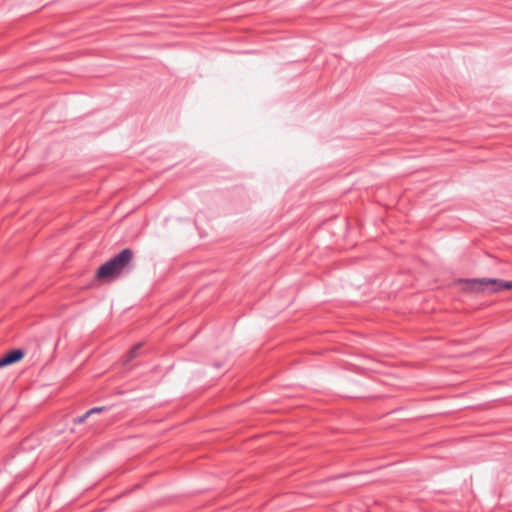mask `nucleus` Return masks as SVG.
Here are the masks:
<instances>
[{"mask_svg": "<svg viewBox=\"0 0 512 512\" xmlns=\"http://www.w3.org/2000/svg\"><path fill=\"white\" fill-rule=\"evenodd\" d=\"M507 290H512V281H506Z\"/></svg>", "mask_w": 512, "mask_h": 512, "instance_id": "nucleus-8", "label": "nucleus"}, {"mask_svg": "<svg viewBox=\"0 0 512 512\" xmlns=\"http://www.w3.org/2000/svg\"><path fill=\"white\" fill-rule=\"evenodd\" d=\"M105 408L104 407H95V408H92L89 410V413L90 414H94V413H100L104 410Z\"/></svg>", "mask_w": 512, "mask_h": 512, "instance_id": "nucleus-7", "label": "nucleus"}, {"mask_svg": "<svg viewBox=\"0 0 512 512\" xmlns=\"http://www.w3.org/2000/svg\"><path fill=\"white\" fill-rule=\"evenodd\" d=\"M91 414L89 413V411H87L84 415L80 416V417H77L74 419V423L75 424H81L83 423Z\"/></svg>", "mask_w": 512, "mask_h": 512, "instance_id": "nucleus-6", "label": "nucleus"}, {"mask_svg": "<svg viewBox=\"0 0 512 512\" xmlns=\"http://www.w3.org/2000/svg\"><path fill=\"white\" fill-rule=\"evenodd\" d=\"M133 252L131 249L126 248L106 263L101 265L97 270L96 277L98 279H106L108 277L120 274L132 261Z\"/></svg>", "mask_w": 512, "mask_h": 512, "instance_id": "nucleus-1", "label": "nucleus"}, {"mask_svg": "<svg viewBox=\"0 0 512 512\" xmlns=\"http://www.w3.org/2000/svg\"><path fill=\"white\" fill-rule=\"evenodd\" d=\"M142 344L138 343L134 345L131 350L127 353V355L124 357L123 364L127 365L130 363L133 359H135L139 355V350L141 349Z\"/></svg>", "mask_w": 512, "mask_h": 512, "instance_id": "nucleus-5", "label": "nucleus"}, {"mask_svg": "<svg viewBox=\"0 0 512 512\" xmlns=\"http://www.w3.org/2000/svg\"><path fill=\"white\" fill-rule=\"evenodd\" d=\"M484 295H493L507 290L505 280L497 278H483Z\"/></svg>", "mask_w": 512, "mask_h": 512, "instance_id": "nucleus-2", "label": "nucleus"}, {"mask_svg": "<svg viewBox=\"0 0 512 512\" xmlns=\"http://www.w3.org/2000/svg\"><path fill=\"white\" fill-rule=\"evenodd\" d=\"M24 357V352L21 349H14L6 353L0 358V368L20 361Z\"/></svg>", "mask_w": 512, "mask_h": 512, "instance_id": "nucleus-4", "label": "nucleus"}, {"mask_svg": "<svg viewBox=\"0 0 512 512\" xmlns=\"http://www.w3.org/2000/svg\"><path fill=\"white\" fill-rule=\"evenodd\" d=\"M462 289L466 293L484 294L483 278L461 280Z\"/></svg>", "mask_w": 512, "mask_h": 512, "instance_id": "nucleus-3", "label": "nucleus"}]
</instances>
